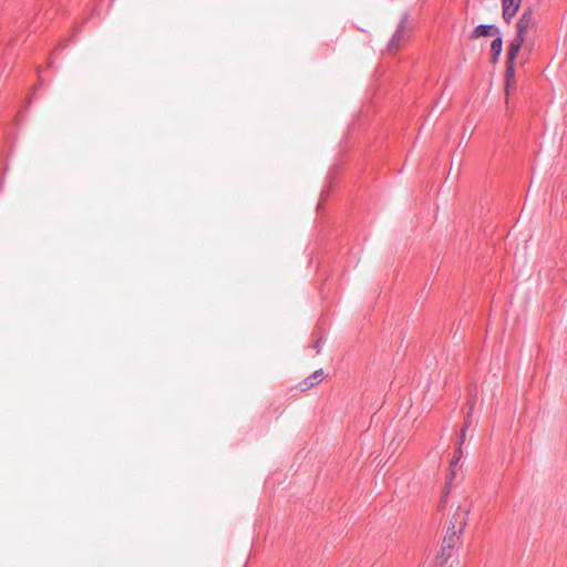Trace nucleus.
<instances>
[{
    "mask_svg": "<svg viewBox=\"0 0 567 567\" xmlns=\"http://www.w3.org/2000/svg\"><path fill=\"white\" fill-rule=\"evenodd\" d=\"M464 526L465 520L462 523V526L458 530L455 529V525L453 523L452 526L447 528V532L442 540L441 549L436 556L437 563L441 567H444L447 560L453 556L454 548L460 540Z\"/></svg>",
    "mask_w": 567,
    "mask_h": 567,
    "instance_id": "1",
    "label": "nucleus"
},
{
    "mask_svg": "<svg viewBox=\"0 0 567 567\" xmlns=\"http://www.w3.org/2000/svg\"><path fill=\"white\" fill-rule=\"evenodd\" d=\"M525 41V37L517 35L515 39L511 42L508 50H507V60H506V68H505V85L506 91L508 92V89L511 84L515 82V59Z\"/></svg>",
    "mask_w": 567,
    "mask_h": 567,
    "instance_id": "2",
    "label": "nucleus"
},
{
    "mask_svg": "<svg viewBox=\"0 0 567 567\" xmlns=\"http://www.w3.org/2000/svg\"><path fill=\"white\" fill-rule=\"evenodd\" d=\"M408 21H409V13L404 12L396 25V29H395L393 35L391 37V39L389 41V44H388L389 51L392 52V51L399 50L401 44L410 38L412 31L408 27Z\"/></svg>",
    "mask_w": 567,
    "mask_h": 567,
    "instance_id": "3",
    "label": "nucleus"
},
{
    "mask_svg": "<svg viewBox=\"0 0 567 567\" xmlns=\"http://www.w3.org/2000/svg\"><path fill=\"white\" fill-rule=\"evenodd\" d=\"M502 1V17L506 23H511L516 13L518 12L523 0H501Z\"/></svg>",
    "mask_w": 567,
    "mask_h": 567,
    "instance_id": "4",
    "label": "nucleus"
},
{
    "mask_svg": "<svg viewBox=\"0 0 567 567\" xmlns=\"http://www.w3.org/2000/svg\"><path fill=\"white\" fill-rule=\"evenodd\" d=\"M534 16L533 10L530 8H527L523 11L522 16L519 17L517 21V35L525 37V33L528 29L534 27Z\"/></svg>",
    "mask_w": 567,
    "mask_h": 567,
    "instance_id": "5",
    "label": "nucleus"
},
{
    "mask_svg": "<svg viewBox=\"0 0 567 567\" xmlns=\"http://www.w3.org/2000/svg\"><path fill=\"white\" fill-rule=\"evenodd\" d=\"M323 380V370L318 369L311 375L305 378L298 383L300 391H307Z\"/></svg>",
    "mask_w": 567,
    "mask_h": 567,
    "instance_id": "6",
    "label": "nucleus"
},
{
    "mask_svg": "<svg viewBox=\"0 0 567 567\" xmlns=\"http://www.w3.org/2000/svg\"><path fill=\"white\" fill-rule=\"evenodd\" d=\"M499 29L493 24H478L472 32L471 38L476 39L480 37H497Z\"/></svg>",
    "mask_w": 567,
    "mask_h": 567,
    "instance_id": "7",
    "label": "nucleus"
},
{
    "mask_svg": "<svg viewBox=\"0 0 567 567\" xmlns=\"http://www.w3.org/2000/svg\"><path fill=\"white\" fill-rule=\"evenodd\" d=\"M475 403H476V394L470 392V399L467 401V411H466L465 420H464V423L462 426V429H465V431H467L472 424V413H473Z\"/></svg>",
    "mask_w": 567,
    "mask_h": 567,
    "instance_id": "8",
    "label": "nucleus"
},
{
    "mask_svg": "<svg viewBox=\"0 0 567 567\" xmlns=\"http://www.w3.org/2000/svg\"><path fill=\"white\" fill-rule=\"evenodd\" d=\"M502 50H503V39L498 34L497 37H495V39L491 43V53H499L501 54Z\"/></svg>",
    "mask_w": 567,
    "mask_h": 567,
    "instance_id": "9",
    "label": "nucleus"
},
{
    "mask_svg": "<svg viewBox=\"0 0 567 567\" xmlns=\"http://www.w3.org/2000/svg\"><path fill=\"white\" fill-rule=\"evenodd\" d=\"M462 457V447H457L455 451H454V455L451 460V465H454L456 464L460 458Z\"/></svg>",
    "mask_w": 567,
    "mask_h": 567,
    "instance_id": "10",
    "label": "nucleus"
},
{
    "mask_svg": "<svg viewBox=\"0 0 567 567\" xmlns=\"http://www.w3.org/2000/svg\"><path fill=\"white\" fill-rule=\"evenodd\" d=\"M465 439H466V431H465V429H461L458 439H457V445H458L457 447H462V445L465 442Z\"/></svg>",
    "mask_w": 567,
    "mask_h": 567,
    "instance_id": "11",
    "label": "nucleus"
},
{
    "mask_svg": "<svg viewBox=\"0 0 567 567\" xmlns=\"http://www.w3.org/2000/svg\"><path fill=\"white\" fill-rule=\"evenodd\" d=\"M322 342H323L322 338H318V339L315 341V343H313V348L317 350V353H319V352H320L321 347H322Z\"/></svg>",
    "mask_w": 567,
    "mask_h": 567,
    "instance_id": "12",
    "label": "nucleus"
},
{
    "mask_svg": "<svg viewBox=\"0 0 567 567\" xmlns=\"http://www.w3.org/2000/svg\"><path fill=\"white\" fill-rule=\"evenodd\" d=\"M450 484H451V483L449 482V483H447L446 491H445V493H444V496H443V497H442V499H441V503H440V506H441V507H443V506L445 505L446 496H447V494H449V489H450Z\"/></svg>",
    "mask_w": 567,
    "mask_h": 567,
    "instance_id": "13",
    "label": "nucleus"
},
{
    "mask_svg": "<svg viewBox=\"0 0 567 567\" xmlns=\"http://www.w3.org/2000/svg\"><path fill=\"white\" fill-rule=\"evenodd\" d=\"M499 53H491V63L495 64L498 62Z\"/></svg>",
    "mask_w": 567,
    "mask_h": 567,
    "instance_id": "14",
    "label": "nucleus"
},
{
    "mask_svg": "<svg viewBox=\"0 0 567 567\" xmlns=\"http://www.w3.org/2000/svg\"><path fill=\"white\" fill-rule=\"evenodd\" d=\"M454 476H455V470H454V468H451V470H450V477H449V481H451Z\"/></svg>",
    "mask_w": 567,
    "mask_h": 567,
    "instance_id": "15",
    "label": "nucleus"
}]
</instances>
